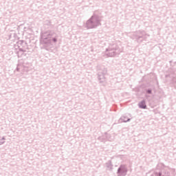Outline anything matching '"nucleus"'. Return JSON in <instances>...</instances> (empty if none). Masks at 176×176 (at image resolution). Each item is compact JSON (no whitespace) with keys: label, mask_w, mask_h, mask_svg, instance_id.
<instances>
[{"label":"nucleus","mask_w":176,"mask_h":176,"mask_svg":"<svg viewBox=\"0 0 176 176\" xmlns=\"http://www.w3.org/2000/svg\"><path fill=\"white\" fill-rule=\"evenodd\" d=\"M58 41V34L54 30H44L41 33L40 43L41 49L49 52L53 45H56Z\"/></svg>","instance_id":"obj_1"},{"label":"nucleus","mask_w":176,"mask_h":176,"mask_svg":"<svg viewBox=\"0 0 176 176\" xmlns=\"http://www.w3.org/2000/svg\"><path fill=\"white\" fill-rule=\"evenodd\" d=\"M102 20L101 16L97 13V11H95L84 24V28H86V30H94L101 25Z\"/></svg>","instance_id":"obj_2"},{"label":"nucleus","mask_w":176,"mask_h":176,"mask_svg":"<svg viewBox=\"0 0 176 176\" xmlns=\"http://www.w3.org/2000/svg\"><path fill=\"white\" fill-rule=\"evenodd\" d=\"M151 176H174V170L166 166L164 164L159 163Z\"/></svg>","instance_id":"obj_3"},{"label":"nucleus","mask_w":176,"mask_h":176,"mask_svg":"<svg viewBox=\"0 0 176 176\" xmlns=\"http://www.w3.org/2000/svg\"><path fill=\"white\" fill-rule=\"evenodd\" d=\"M122 53V50L118 45L117 43L110 44L109 47L106 49L103 56H107V57H116Z\"/></svg>","instance_id":"obj_4"},{"label":"nucleus","mask_w":176,"mask_h":176,"mask_svg":"<svg viewBox=\"0 0 176 176\" xmlns=\"http://www.w3.org/2000/svg\"><path fill=\"white\" fill-rule=\"evenodd\" d=\"M148 36H149V35L146 34L145 31L138 30L132 34L131 38L132 39H135L138 43H142L144 41L148 39Z\"/></svg>","instance_id":"obj_5"},{"label":"nucleus","mask_w":176,"mask_h":176,"mask_svg":"<svg viewBox=\"0 0 176 176\" xmlns=\"http://www.w3.org/2000/svg\"><path fill=\"white\" fill-rule=\"evenodd\" d=\"M127 173H129V169L127 168V165L120 164L117 170V176H126Z\"/></svg>","instance_id":"obj_6"},{"label":"nucleus","mask_w":176,"mask_h":176,"mask_svg":"<svg viewBox=\"0 0 176 176\" xmlns=\"http://www.w3.org/2000/svg\"><path fill=\"white\" fill-rule=\"evenodd\" d=\"M43 25L45 28H54V25L52 24V21L50 20L44 21Z\"/></svg>","instance_id":"obj_7"},{"label":"nucleus","mask_w":176,"mask_h":176,"mask_svg":"<svg viewBox=\"0 0 176 176\" xmlns=\"http://www.w3.org/2000/svg\"><path fill=\"white\" fill-rule=\"evenodd\" d=\"M138 107L140 109H147L148 107L146 106V100H142V101L139 102Z\"/></svg>","instance_id":"obj_8"},{"label":"nucleus","mask_w":176,"mask_h":176,"mask_svg":"<svg viewBox=\"0 0 176 176\" xmlns=\"http://www.w3.org/2000/svg\"><path fill=\"white\" fill-rule=\"evenodd\" d=\"M105 166L107 167V170L108 171H112L113 170V164H112V161L109 160L106 164Z\"/></svg>","instance_id":"obj_9"},{"label":"nucleus","mask_w":176,"mask_h":176,"mask_svg":"<svg viewBox=\"0 0 176 176\" xmlns=\"http://www.w3.org/2000/svg\"><path fill=\"white\" fill-rule=\"evenodd\" d=\"M98 79L100 83H104V81L105 80V74L98 73Z\"/></svg>","instance_id":"obj_10"},{"label":"nucleus","mask_w":176,"mask_h":176,"mask_svg":"<svg viewBox=\"0 0 176 176\" xmlns=\"http://www.w3.org/2000/svg\"><path fill=\"white\" fill-rule=\"evenodd\" d=\"M98 140L100 141V142H107V133H104V135L98 138Z\"/></svg>","instance_id":"obj_11"},{"label":"nucleus","mask_w":176,"mask_h":176,"mask_svg":"<svg viewBox=\"0 0 176 176\" xmlns=\"http://www.w3.org/2000/svg\"><path fill=\"white\" fill-rule=\"evenodd\" d=\"M120 120L124 123H127V122H130L131 120V118H129L127 116H122L120 118Z\"/></svg>","instance_id":"obj_12"},{"label":"nucleus","mask_w":176,"mask_h":176,"mask_svg":"<svg viewBox=\"0 0 176 176\" xmlns=\"http://www.w3.org/2000/svg\"><path fill=\"white\" fill-rule=\"evenodd\" d=\"M144 91H146L145 97L148 98V97H149V96H148L146 94H152L153 89H152V88H146L144 89Z\"/></svg>","instance_id":"obj_13"},{"label":"nucleus","mask_w":176,"mask_h":176,"mask_svg":"<svg viewBox=\"0 0 176 176\" xmlns=\"http://www.w3.org/2000/svg\"><path fill=\"white\" fill-rule=\"evenodd\" d=\"M106 135H107V141H110L112 142L113 141V137L111 135V134L106 133Z\"/></svg>","instance_id":"obj_14"},{"label":"nucleus","mask_w":176,"mask_h":176,"mask_svg":"<svg viewBox=\"0 0 176 176\" xmlns=\"http://www.w3.org/2000/svg\"><path fill=\"white\" fill-rule=\"evenodd\" d=\"M24 45H27V43L24 41H18V47H20V46H24Z\"/></svg>","instance_id":"obj_15"},{"label":"nucleus","mask_w":176,"mask_h":176,"mask_svg":"<svg viewBox=\"0 0 176 176\" xmlns=\"http://www.w3.org/2000/svg\"><path fill=\"white\" fill-rule=\"evenodd\" d=\"M108 73V69L104 67L102 69V72H100L99 74H102L103 75H106Z\"/></svg>","instance_id":"obj_16"},{"label":"nucleus","mask_w":176,"mask_h":176,"mask_svg":"<svg viewBox=\"0 0 176 176\" xmlns=\"http://www.w3.org/2000/svg\"><path fill=\"white\" fill-rule=\"evenodd\" d=\"M5 137H3L0 139V145H3V143L5 142Z\"/></svg>","instance_id":"obj_17"},{"label":"nucleus","mask_w":176,"mask_h":176,"mask_svg":"<svg viewBox=\"0 0 176 176\" xmlns=\"http://www.w3.org/2000/svg\"><path fill=\"white\" fill-rule=\"evenodd\" d=\"M20 67H21V65L18 64L17 67L16 68V71H17V72H19L20 71Z\"/></svg>","instance_id":"obj_18"},{"label":"nucleus","mask_w":176,"mask_h":176,"mask_svg":"<svg viewBox=\"0 0 176 176\" xmlns=\"http://www.w3.org/2000/svg\"><path fill=\"white\" fill-rule=\"evenodd\" d=\"M19 52H22L23 53H24L25 50H24L23 48H19Z\"/></svg>","instance_id":"obj_19"},{"label":"nucleus","mask_w":176,"mask_h":176,"mask_svg":"<svg viewBox=\"0 0 176 176\" xmlns=\"http://www.w3.org/2000/svg\"><path fill=\"white\" fill-rule=\"evenodd\" d=\"M168 76H170V74H166V75L165 76L166 78H168Z\"/></svg>","instance_id":"obj_20"},{"label":"nucleus","mask_w":176,"mask_h":176,"mask_svg":"<svg viewBox=\"0 0 176 176\" xmlns=\"http://www.w3.org/2000/svg\"><path fill=\"white\" fill-rule=\"evenodd\" d=\"M12 38V34H10V36H9V39H10Z\"/></svg>","instance_id":"obj_21"}]
</instances>
